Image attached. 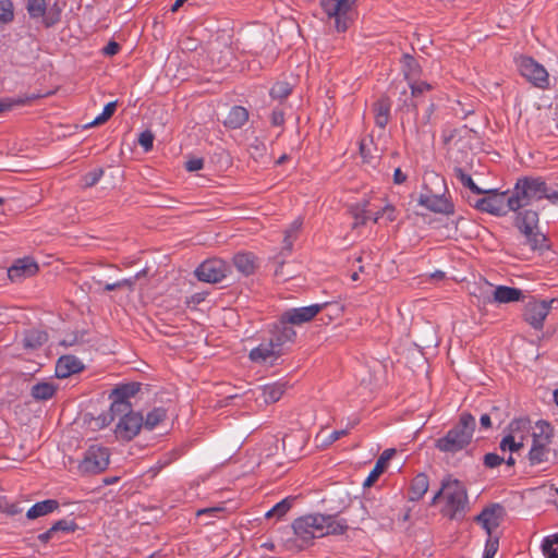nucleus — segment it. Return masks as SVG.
I'll return each instance as SVG.
<instances>
[{"instance_id": "nucleus-1", "label": "nucleus", "mask_w": 558, "mask_h": 558, "mask_svg": "<svg viewBox=\"0 0 558 558\" xmlns=\"http://www.w3.org/2000/svg\"><path fill=\"white\" fill-rule=\"evenodd\" d=\"M292 530L301 543L299 549L312 543L314 538L327 535H341L348 530V523L337 514L308 513L292 522Z\"/></svg>"}, {"instance_id": "nucleus-2", "label": "nucleus", "mask_w": 558, "mask_h": 558, "mask_svg": "<svg viewBox=\"0 0 558 558\" xmlns=\"http://www.w3.org/2000/svg\"><path fill=\"white\" fill-rule=\"evenodd\" d=\"M442 498L441 513L444 517L461 521L470 509L469 496L462 482L448 475L441 481L440 489L434 495L432 504Z\"/></svg>"}, {"instance_id": "nucleus-3", "label": "nucleus", "mask_w": 558, "mask_h": 558, "mask_svg": "<svg viewBox=\"0 0 558 558\" xmlns=\"http://www.w3.org/2000/svg\"><path fill=\"white\" fill-rule=\"evenodd\" d=\"M541 199H548L551 204L558 205V192L541 178H522L517 181L508 196V205L511 211H518Z\"/></svg>"}, {"instance_id": "nucleus-4", "label": "nucleus", "mask_w": 558, "mask_h": 558, "mask_svg": "<svg viewBox=\"0 0 558 558\" xmlns=\"http://www.w3.org/2000/svg\"><path fill=\"white\" fill-rule=\"evenodd\" d=\"M475 425V417L472 414L462 413L459 422L436 440L435 447L441 452L451 454L465 449L472 441Z\"/></svg>"}, {"instance_id": "nucleus-5", "label": "nucleus", "mask_w": 558, "mask_h": 558, "mask_svg": "<svg viewBox=\"0 0 558 558\" xmlns=\"http://www.w3.org/2000/svg\"><path fill=\"white\" fill-rule=\"evenodd\" d=\"M554 429L549 423L538 421L532 434V446L529 451L531 464H539L548 460Z\"/></svg>"}, {"instance_id": "nucleus-6", "label": "nucleus", "mask_w": 558, "mask_h": 558, "mask_svg": "<svg viewBox=\"0 0 558 558\" xmlns=\"http://www.w3.org/2000/svg\"><path fill=\"white\" fill-rule=\"evenodd\" d=\"M111 420H118L114 428L117 438L122 440L133 439L143 427V416L132 409L123 412H110Z\"/></svg>"}, {"instance_id": "nucleus-7", "label": "nucleus", "mask_w": 558, "mask_h": 558, "mask_svg": "<svg viewBox=\"0 0 558 558\" xmlns=\"http://www.w3.org/2000/svg\"><path fill=\"white\" fill-rule=\"evenodd\" d=\"M110 462V453L108 448L92 445L87 448L83 459L80 461L77 469L82 474H97L107 469Z\"/></svg>"}, {"instance_id": "nucleus-8", "label": "nucleus", "mask_w": 558, "mask_h": 558, "mask_svg": "<svg viewBox=\"0 0 558 558\" xmlns=\"http://www.w3.org/2000/svg\"><path fill=\"white\" fill-rule=\"evenodd\" d=\"M517 66L520 74L533 86L539 89L549 87V74L545 66L531 57H520L517 59Z\"/></svg>"}, {"instance_id": "nucleus-9", "label": "nucleus", "mask_w": 558, "mask_h": 558, "mask_svg": "<svg viewBox=\"0 0 558 558\" xmlns=\"http://www.w3.org/2000/svg\"><path fill=\"white\" fill-rule=\"evenodd\" d=\"M320 7L326 16L335 21L337 32H345L349 28L352 9L350 0H320Z\"/></svg>"}, {"instance_id": "nucleus-10", "label": "nucleus", "mask_w": 558, "mask_h": 558, "mask_svg": "<svg viewBox=\"0 0 558 558\" xmlns=\"http://www.w3.org/2000/svg\"><path fill=\"white\" fill-rule=\"evenodd\" d=\"M486 191V195L474 203L476 209L498 217L505 216L511 211L508 205V192L498 193L496 190Z\"/></svg>"}, {"instance_id": "nucleus-11", "label": "nucleus", "mask_w": 558, "mask_h": 558, "mask_svg": "<svg viewBox=\"0 0 558 558\" xmlns=\"http://www.w3.org/2000/svg\"><path fill=\"white\" fill-rule=\"evenodd\" d=\"M230 271V265L220 258H211L203 262L195 270L198 280L216 283L223 280Z\"/></svg>"}, {"instance_id": "nucleus-12", "label": "nucleus", "mask_w": 558, "mask_h": 558, "mask_svg": "<svg viewBox=\"0 0 558 558\" xmlns=\"http://www.w3.org/2000/svg\"><path fill=\"white\" fill-rule=\"evenodd\" d=\"M551 300H530L524 310V319L534 329L541 330L551 308Z\"/></svg>"}, {"instance_id": "nucleus-13", "label": "nucleus", "mask_w": 558, "mask_h": 558, "mask_svg": "<svg viewBox=\"0 0 558 558\" xmlns=\"http://www.w3.org/2000/svg\"><path fill=\"white\" fill-rule=\"evenodd\" d=\"M138 391V383H130L117 386L109 395V399L111 400L110 412H123L132 409L130 399L134 397Z\"/></svg>"}, {"instance_id": "nucleus-14", "label": "nucleus", "mask_w": 558, "mask_h": 558, "mask_svg": "<svg viewBox=\"0 0 558 558\" xmlns=\"http://www.w3.org/2000/svg\"><path fill=\"white\" fill-rule=\"evenodd\" d=\"M504 514V507L499 504H493L484 508L481 513L475 517V521L481 524L487 535H492L499 526Z\"/></svg>"}, {"instance_id": "nucleus-15", "label": "nucleus", "mask_w": 558, "mask_h": 558, "mask_svg": "<svg viewBox=\"0 0 558 558\" xmlns=\"http://www.w3.org/2000/svg\"><path fill=\"white\" fill-rule=\"evenodd\" d=\"M327 303L311 304L307 306L293 307L282 313L283 322H288L291 325H301L312 320Z\"/></svg>"}, {"instance_id": "nucleus-16", "label": "nucleus", "mask_w": 558, "mask_h": 558, "mask_svg": "<svg viewBox=\"0 0 558 558\" xmlns=\"http://www.w3.org/2000/svg\"><path fill=\"white\" fill-rule=\"evenodd\" d=\"M281 351L271 341L262 342L250 351L248 357L252 362L272 366L281 355Z\"/></svg>"}, {"instance_id": "nucleus-17", "label": "nucleus", "mask_w": 558, "mask_h": 558, "mask_svg": "<svg viewBox=\"0 0 558 558\" xmlns=\"http://www.w3.org/2000/svg\"><path fill=\"white\" fill-rule=\"evenodd\" d=\"M420 204L430 211L444 215L453 214V204L445 196L426 193L420 196Z\"/></svg>"}, {"instance_id": "nucleus-18", "label": "nucleus", "mask_w": 558, "mask_h": 558, "mask_svg": "<svg viewBox=\"0 0 558 558\" xmlns=\"http://www.w3.org/2000/svg\"><path fill=\"white\" fill-rule=\"evenodd\" d=\"M296 337L295 330L292 328L291 324L288 322H283V316L281 315L278 324L275 326L271 338V341L275 347H277L282 352V347L286 343L293 342Z\"/></svg>"}, {"instance_id": "nucleus-19", "label": "nucleus", "mask_w": 558, "mask_h": 558, "mask_svg": "<svg viewBox=\"0 0 558 558\" xmlns=\"http://www.w3.org/2000/svg\"><path fill=\"white\" fill-rule=\"evenodd\" d=\"M38 270V266L35 260L31 257H24L17 259L9 269L8 276L11 281H20L23 278L35 275Z\"/></svg>"}, {"instance_id": "nucleus-20", "label": "nucleus", "mask_w": 558, "mask_h": 558, "mask_svg": "<svg viewBox=\"0 0 558 558\" xmlns=\"http://www.w3.org/2000/svg\"><path fill=\"white\" fill-rule=\"evenodd\" d=\"M47 3L46 0H27V12L32 19L43 17L44 24L47 27L56 24L60 19V13L49 12L46 15Z\"/></svg>"}, {"instance_id": "nucleus-21", "label": "nucleus", "mask_w": 558, "mask_h": 558, "mask_svg": "<svg viewBox=\"0 0 558 558\" xmlns=\"http://www.w3.org/2000/svg\"><path fill=\"white\" fill-rule=\"evenodd\" d=\"M515 213L514 226L522 234L531 233L532 230L538 228V213L532 209H519Z\"/></svg>"}, {"instance_id": "nucleus-22", "label": "nucleus", "mask_w": 558, "mask_h": 558, "mask_svg": "<svg viewBox=\"0 0 558 558\" xmlns=\"http://www.w3.org/2000/svg\"><path fill=\"white\" fill-rule=\"evenodd\" d=\"M84 364L74 355H62L56 365V376L58 378H66L73 374L83 371Z\"/></svg>"}, {"instance_id": "nucleus-23", "label": "nucleus", "mask_w": 558, "mask_h": 558, "mask_svg": "<svg viewBox=\"0 0 558 558\" xmlns=\"http://www.w3.org/2000/svg\"><path fill=\"white\" fill-rule=\"evenodd\" d=\"M287 389V383L278 380L271 384L264 385L259 388L258 399H262L264 403H275L280 400Z\"/></svg>"}, {"instance_id": "nucleus-24", "label": "nucleus", "mask_w": 558, "mask_h": 558, "mask_svg": "<svg viewBox=\"0 0 558 558\" xmlns=\"http://www.w3.org/2000/svg\"><path fill=\"white\" fill-rule=\"evenodd\" d=\"M522 291L508 286H497L494 290V302L504 304L520 301Z\"/></svg>"}, {"instance_id": "nucleus-25", "label": "nucleus", "mask_w": 558, "mask_h": 558, "mask_svg": "<svg viewBox=\"0 0 558 558\" xmlns=\"http://www.w3.org/2000/svg\"><path fill=\"white\" fill-rule=\"evenodd\" d=\"M59 508V502L54 499H46L38 501L33 505L26 512V517L29 520L37 519L39 517L47 515Z\"/></svg>"}, {"instance_id": "nucleus-26", "label": "nucleus", "mask_w": 558, "mask_h": 558, "mask_svg": "<svg viewBox=\"0 0 558 558\" xmlns=\"http://www.w3.org/2000/svg\"><path fill=\"white\" fill-rule=\"evenodd\" d=\"M248 120V111L242 106H233L226 120L225 125L230 129H240Z\"/></svg>"}, {"instance_id": "nucleus-27", "label": "nucleus", "mask_w": 558, "mask_h": 558, "mask_svg": "<svg viewBox=\"0 0 558 558\" xmlns=\"http://www.w3.org/2000/svg\"><path fill=\"white\" fill-rule=\"evenodd\" d=\"M395 453V449H386L376 461V464L367 478L364 481V486H371L377 477L384 472L387 462L391 459Z\"/></svg>"}, {"instance_id": "nucleus-28", "label": "nucleus", "mask_w": 558, "mask_h": 558, "mask_svg": "<svg viewBox=\"0 0 558 558\" xmlns=\"http://www.w3.org/2000/svg\"><path fill=\"white\" fill-rule=\"evenodd\" d=\"M429 481L425 473H418L411 483L410 499L420 500L428 490Z\"/></svg>"}, {"instance_id": "nucleus-29", "label": "nucleus", "mask_w": 558, "mask_h": 558, "mask_svg": "<svg viewBox=\"0 0 558 558\" xmlns=\"http://www.w3.org/2000/svg\"><path fill=\"white\" fill-rule=\"evenodd\" d=\"M525 236L526 243L530 245L531 250L543 253L549 250L550 245L548 239L544 233L538 231V228L532 230L531 233L523 234Z\"/></svg>"}, {"instance_id": "nucleus-30", "label": "nucleus", "mask_w": 558, "mask_h": 558, "mask_svg": "<svg viewBox=\"0 0 558 558\" xmlns=\"http://www.w3.org/2000/svg\"><path fill=\"white\" fill-rule=\"evenodd\" d=\"M57 391V385L53 381H40L32 387V397L35 400H48L53 397Z\"/></svg>"}, {"instance_id": "nucleus-31", "label": "nucleus", "mask_w": 558, "mask_h": 558, "mask_svg": "<svg viewBox=\"0 0 558 558\" xmlns=\"http://www.w3.org/2000/svg\"><path fill=\"white\" fill-rule=\"evenodd\" d=\"M235 268L244 274L250 275L254 271L255 262L254 256L250 253H239L233 257Z\"/></svg>"}, {"instance_id": "nucleus-32", "label": "nucleus", "mask_w": 558, "mask_h": 558, "mask_svg": "<svg viewBox=\"0 0 558 558\" xmlns=\"http://www.w3.org/2000/svg\"><path fill=\"white\" fill-rule=\"evenodd\" d=\"M48 340L47 332L43 330H28L23 339L24 347L27 349H37Z\"/></svg>"}, {"instance_id": "nucleus-33", "label": "nucleus", "mask_w": 558, "mask_h": 558, "mask_svg": "<svg viewBox=\"0 0 558 558\" xmlns=\"http://www.w3.org/2000/svg\"><path fill=\"white\" fill-rule=\"evenodd\" d=\"M531 428V422L527 418H515L508 426V434L521 437V442L524 445L526 435Z\"/></svg>"}, {"instance_id": "nucleus-34", "label": "nucleus", "mask_w": 558, "mask_h": 558, "mask_svg": "<svg viewBox=\"0 0 558 558\" xmlns=\"http://www.w3.org/2000/svg\"><path fill=\"white\" fill-rule=\"evenodd\" d=\"M167 417V411L165 408H155L146 414L145 420L143 418V426L148 430L156 428Z\"/></svg>"}, {"instance_id": "nucleus-35", "label": "nucleus", "mask_w": 558, "mask_h": 558, "mask_svg": "<svg viewBox=\"0 0 558 558\" xmlns=\"http://www.w3.org/2000/svg\"><path fill=\"white\" fill-rule=\"evenodd\" d=\"M375 123L377 126L384 129L390 114V105L386 100H378L374 105Z\"/></svg>"}, {"instance_id": "nucleus-36", "label": "nucleus", "mask_w": 558, "mask_h": 558, "mask_svg": "<svg viewBox=\"0 0 558 558\" xmlns=\"http://www.w3.org/2000/svg\"><path fill=\"white\" fill-rule=\"evenodd\" d=\"M302 227V219L296 218L294 219L289 228L284 231V238H283V251H287L290 253L293 248L294 240L296 239V235Z\"/></svg>"}, {"instance_id": "nucleus-37", "label": "nucleus", "mask_w": 558, "mask_h": 558, "mask_svg": "<svg viewBox=\"0 0 558 558\" xmlns=\"http://www.w3.org/2000/svg\"><path fill=\"white\" fill-rule=\"evenodd\" d=\"M293 500V497L283 498L266 512V518H276L277 520H280L291 509Z\"/></svg>"}, {"instance_id": "nucleus-38", "label": "nucleus", "mask_w": 558, "mask_h": 558, "mask_svg": "<svg viewBox=\"0 0 558 558\" xmlns=\"http://www.w3.org/2000/svg\"><path fill=\"white\" fill-rule=\"evenodd\" d=\"M397 219V209L396 207L387 203L380 210L376 211L372 217L374 222H384L389 223Z\"/></svg>"}, {"instance_id": "nucleus-39", "label": "nucleus", "mask_w": 558, "mask_h": 558, "mask_svg": "<svg viewBox=\"0 0 558 558\" xmlns=\"http://www.w3.org/2000/svg\"><path fill=\"white\" fill-rule=\"evenodd\" d=\"M420 71L421 69L416 60L413 57L405 54L403 58V74L405 80L410 82L416 78L420 74Z\"/></svg>"}, {"instance_id": "nucleus-40", "label": "nucleus", "mask_w": 558, "mask_h": 558, "mask_svg": "<svg viewBox=\"0 0 558 558\" xmlns=\"http://www.w3.org/2000/svg\"><path fill=\"white\" fill-rule=\"evenodd\" d=\"M542 550L546 558H558V534L545 537L542 543Z\"/></svg>"}, {"instance_id": "nucleus-41", "label": "nucleus", "mask_w": 558, "mask_h": 558, "mask_svg": "<svg viewBox=\"0 0 558 558\" xmlns=\"http://www.w3.org/2000/svg\"><path fill=\"white\" fill-rule=\"evenodd\" d=\"M522 447H523V444L521 442V437H518L514 435H509V434L504 436V438L501 439V441L499 444V448L504 452H506V451L514 452V451H518L519 449H521Z\"/></svg>"}, {"instance_id": "nucleus-42", "label": "nucleus", "mask_w": 558, "mask_h": 558, "mask_svg": "<svg viewBox=\"0 0 558 558\" xmlns=\"http://www.w3.org/2000/svg\"><path fill=\"white\" fill-rule=\"evenodd\" d=\"M291 93V86L288 82H277L270 88V97L274 99H284Z\"/></svg>"}, {"instance_id": "nucleus-43", "label": "nucleus", "mask_w": 558, "mask_h": 558, "mask_svg": "<svg viewBox=\"0 0 558 558\" xmlns=\"http://www.w3.org/2000/svg\"><path fill=\"white\" fill-rule=\"evenodd\" d=\"M457 177L459 178L460 182L469 187L473 193L475 194H484L486 193L487 191L478 187L475 182L473 181V179L471 178V175H469L468 173L463 172L462 169H457Z\"/></svg>"}, {"instance_id": "nucleus-44", "label": "nucleus", "mask_w": 558, "mask_h": 558, "mask_svg": "<svg viewBox=\"0 0 558 558\" xmlns=\"http://www.w3.org/2000/svg\"><path fill=\"white\" fill-rule=\"evenodd\" d=\"M102 175V168H95L82 177V185L84 187H90L98 183Z\"/></svg>"}, {"instance_id": "nucleus-45", "label": "nucleus", "mask_w": 558, "mask_h": 558, "mask_svg": "<svg viewBox=\"0 0 558 558\" xmlns=\"http://www.w3.org/2000/svg\"><path fill=\"white\" fill-rule=\"evenodd\" d=\"M13 3L11 0H0V23H9L13 20Z\"/></svg>"}, {"instance_id": "nucleus-46", "label": "nucleus", "mask_w": 558, "mask_h": 558, "mask_svg": "<svg viewBox=\"0 0 558 558\" xmlns=\"http://www.w3.org/2000/svg\"><path fill=\"white\" fill-rule=\"evenodd\" d=\"M117 107V101L108 102L100 114H98L90 123L89 125H97L101 124L105 121H107L114 112Z\"/></svg>"}, {"instance_id": "nucleus-47", "label": "nucleus", "mask_w": 558, "mask_h": 558, "mask_svg": "<svg viewBox=\"0 0 558 558\" xmlns=\"http://www.w3.org/2000/svg\"><path fill=\"white\" fill-rule=\"evenodd\" d=\"M366 207H367V202H365L362 207L357 206L352 210L353 216H354V223H353L354 227L363 226L366 223V221L368 219H371Z\"/></svg>"}, {"instance_id": "nucleus-48", "label": "nucleus", "mask_w": 558, "mask_h": 558, "mask_svg": "<svg viewBox=\"0 0 558 558\" xmlns=\"http://www.w3.org/2000/svg\"><path fill=\"white\" fill-rule=\"evenodd\" d=\"M409 87L411 88V94L413 97L418 96L420 94H423L424 92H427L432 89V85L424 81H416V78L408 82Z\"/></svg>"}, {"instance_id": "nucleus-49", "label": "nucleus", "mask_w": 558, "mask_h": 558, "mask_svg": "<svg viewBox=\"0 0 558 558\" xmlns=\"http://www.w3.org/2000/svg\"><path fill=\"white\" fill-rule=\"evenodd\" d=\"M76 529V524L73 520H59L57 521L52 526H51V531H53L54 533L56 532H59V531H62V532H73L75 531Z\"/></svg>"}, {"instance_id": "nucleus-50", "label": "nucleus", "mask_w": 558, "mask_h": 558, "mask_svg": "<svg viewBox=\"0 0 558 558\" xmlns=\"http://www.w3.org/2000/svg\"><path fill=\"white\" fill-rule=\"evenodd\" d=\"M138 143L145 151H149L154 144V134L146 130L140 134Z\"/></svg>"}, {"instance_id": "nucleus-51", "label": "nucleus", "mask_w": 558, "mask_h": 558, "mask_svg": "<svg viewBox=\"0 0 558 558\" xmlns=\"http://www.w3.org/2000/svg\"><path fill=\"white\" fill-rule=\"evenodd\" d=\"M504 461L505 458L494 452H489L484 456V464L490 469L499 466Z\"/></svg>"}, {"instance_id": "nucleus-52", "label": "nucleus", "mask_w": 558, "mask_h": 558, "mask_svg": "<svg viewBox=\"0 0 558 558\" xmlns=\"http://www.w3.org/2000/svg\"><path fill=\"white\" fill-rule=\"evenodd\" d=\"M498 546H499L498 537H494L493 534L492 535H487V539H486V543H485L484 554L494 557L495 554L498 550Z\"/></svg>"}, {"instance_id": "nucleus-53", "label": "nucleus", "mask_w": 558, "mask_h": 558, "mask_svg": "<svg viewBox=\"0 0 558 558\" xmlns=\"http://www.w3.org/2000/svg\"><path fill=\"white\" fill-rule=\"evenodd\" d=\"M24 102L25 100L21 98H2L0 99V113L11 110L14 106L23 105Z\"/></svg>"}, {"instance_id": "nucleus-54", "label": "nucleus", "mask_w": 558, "mask_h": 558, "mask_svg": "<svg viewBox=\"0 0 558 558\" xmlns=\"http://www.w3.org/2000/svg\"><path fill=\"white\" fill-rule=\"evenodd\" d=\"M347 433H348L347 429L333 430L326 438L323 439L320 445L323 447H327V446L333 444L336 440H338L342 436L347 435Z\"/></svg>"}, {"instance_id": "nucleus-55", "label": "nucleus", "mask_w": 558, "mask_h": 558, "mask_svg": "<svg viewBox=\"0 0 558 558\" xmlns=\"http://www.w3.org/2000/svg\"><path fill=\"white\" fill-rule=\"evenodd\" d=\"M203 167H204V161L202 158H191L185 163V168L187 171H198V170L203 169Z\"/></svg>"}, {"instance_id": "nucleus-56", "label": "nucleus", "mask_w": 558, "mask_h": 558, "mask_svg": "<svg viewBox=\"0 0 558 558\" xmlns=\"http://www.w3.org/2000/svg\"><path fill=\"white\" fill-rule=\"evenodd\" d=\"M270 119L272 125L280 126L284 123V113L280 109H274Z\"/></svg>"}, {"instance_id": "nucleus-57", "label": "nucleus", "mask_w": 558, "mask_h": 558, "mask_svg": "<svg viewBox=\"0 0 558 558\" xmlns=\"http://www.w3.org/2000/svg\"><path fill=\"white\" fill-rule=\"evenodd\" d=\"M22 512V508L19 504L9 500L8 506L3 513L8 515H15Z\"/></svg>"}, {"instance_id": "nucleus-58", "label": "nucleus", "mask_w": 558, "mask_h": 558, "mask_svg": "<svg viewBox=\"0 0 558 558\" xmlns=\"http://www.w3.org/2000/svg\"><path fill=\"white\" fill-rule=\"evenodd\" d=\"M119 44L116 41H109L108 45L104 48V54L113 56L119 51Z\"/></svg>"}, {"instance_id": "nucleus-59", "label": "nucleus", "mask_w": 558, "mask_h": 558, "mask_svg": "<svg viewBox=\"0 0 558 558\" xmlns=\"http://www.w3.org/2000/svg\"><path fill=\"white\" fill-rule=\"evenodd\" d=\"M407 174L401 171L400 168H397L393 172V183L395 184H402L407 181Z\"/></svg>"}, {"instance_id": "nucleus-60", "label": "nucleus", "mask_w": 558, "mask_h": 558, "mask_svg": "<svg viewBox=\"0 0 558 558\" xmlns=\"http://www.w3.org/2000/svg\"><path fill=\"white\" fill-rule=\"evenodd\" d=\"M131 281L130 280H121V281H116L113 283H107L105 286V290L107 291H112L117 288H120L121 286H123L124 283H130Z\"/></svg>"}, {"instance_id": "nucleus-61", "label": "nucleus", "mask_w": 558, "mask_h": 558, "mask_svg": "<svg viewBox=\"0 0 558 558\" xmlns=\"http://www.w3.org/2000/svg\"><path fill=\"white\" fill-rule=\"evenodd\" d=\"M481 426L485 429L489 428L492 426L490 416L488 414H482L480 417Z\"/></svg>"}, {"instance_id": "nucleus-62", "label": "nucleus", "mask_w": 558, "mask_h": 558, "mask_svg": "<svg viewBox=\"0 0 558 558\" xmlns=\"http://www.w3.org/2000/svg\"><path fill=\"white\" fill-rule=\"evenodd\" d=\"M434 111H435V105H434V104H430V105L427 107L426 112H425V114H424V117H423V122H424L425 124L429 123V121H430V117H432V114L434 113Z\"/></svg>"}, {"instance_id": "nucleus-63", "label": "nucleus", "mask_w": 558, "mask_h": 558, "mask_svg": "<svg viewBox=\"0 0 558 558\" xmlns=\"http://www.w3.org/2000/svg\"><path fill=\"white\" fill-rule=\"evenodd\" d=\"M53 533H54V532H53V531H51V527H50L48 531H46V532H44V533L39 534L38 538H39L41 542H48V541L51 538V536H52V534H53Z\"/></svg>"}, {"instance_id": "nucleus-64", "label": "nucleus", "mask_w": 558, "mask_h": 558, "mask_svg": "<svg viewBox=\"0 0 558 558\" xmlns=\"http://www.w3.org/2000/svg\"><path fill=\"white\" fill-rule=\"evenodd\" d=\"M9 499L5 496H0V512H4L8 506Z\"/></svg>"}]
</instances>
